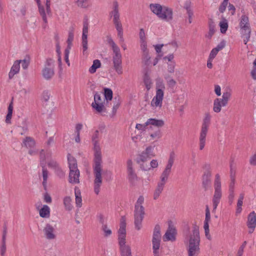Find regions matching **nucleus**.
<instances>
[{
	"instance_id": "obj_1",
	"label": "nucleus",
	"mask_w": 256,
	"mask_h": 256,
	"mask_svg": "<svg viewBox=\"0 0 256 256\" xmlns=\"http://www.w3.org/2000/svg\"><path fill=\"white\" fill-rule=\"evenodd\" d=\"M92 140L94 146V164L93 165L94 181V190L96 194H98L102 183V168L101 148L100 144L99 131L96 130L92 136Z\"/></svg>"
},
{
	"instance_id": "obj_2",
	"label": "nucleus",
	"mask_w": 256,
	"mask_h": 256,
	"mask_svg": "<svg viewBox=\"0 0 256 256\" xmlns=\"http://www.w3.org/2000/svg\"><path fill=\"white\" fill-rule=\"evenodd\" d=\"M200 238L199 228L197 226L192 228L191 232L184 238L188 256H198L200 253Z\"/></svg>"
},
{
	"instance_id": "obj_3",
	"label": "nucleus",
	"mask_w": 256,
	"mask_h": 256,
	"mask_svg": "<svg viewBox=\"0 0 256 256\" xmlns=\"http://www.w3.org/2000/svg\"><path fill=\"white\" fill-rule=\"evenodd\" d=\"M155 82L156 94L150 102V106L156 110L161 108L162 106L166 86L162 78H156Z\"/></svg>"
},
{
	"instance_id": "obj_4",
	"label": "nucleus",
	"mask_w": 256,
	"mask_h": 256,
	"mask_svg": "<svg viewBox=\"0 0 256 256\" xmlns=\"http://www.w3.org/2000/svg\"><path fill=\"white\" fill-rule=\"evenodd\" d=\"M126 219L124 217H122L120 220V228L118 232V238L121 256H132L130 246L126 244Z\"/></svg>"
},
{
	"instance_id": "obj_5",
	"label": "nucleus",
	"mask_w": 256,
	"mask_h": 256,
	"mask_svg": "<svg viewBox=\"0 0 256 256\" xmlns=\"http://www.w3.org/2000/svg\"><path fill=\"white\" fill-rule=\"evenodd\" d=\"M108 43L112 50V60L114 68L118 74L121 75L123 74V68L122 66V55L120 53V48L110 38L108 40Z\"/></svg>"
},
{
	"instance_id": "obj_6",
	"label": "nucleus",
	"mask_w": 256,
	"mask_h": 256,
	"mask_svg": "<svg viewBox=\"0 0 256 256\" xmlns=\"http://www.w3.org/2000/svg\"><path fill=\"white\" fill-rule=\"evenodd\" d=\"M144 200L143 196H140L134 206V226L137 230H140L142 227V220L145 214L144 208L142 206Z\"/></svg>"
},
{
	"instance_id": "obj_7",
	"label": "nucleus",
	"mask_w": 256,
	"mask_h": 256,
	"mask_svg": "<svg viewBox=\"0 0 256 256\" xmlns=\"http://www.w3.org/2000/svg\"><path fill=\"white\" fill-rule=\"evenodd\" d=\"M150 10L162 20L168 22L172 19L173 12L172 8L166 6H162L158 4L150 5Z\"/></svg>"
},
{
	"instance_id": "obj_8",
	"label": "nucleus",
	"mask_w": 256,
	"mask_h": 256,
	"mask_svg": "<svg viewBox=\"0 0 256 256\" xmlns=\"http://www.w3.org/2000/svg\"><path fill=\"white\" fill-rule=\"evenodd\" d=\"M112 10L110 13L112 17L113 18V22L118 32V36L121 41H124L123 30L122 24L120 20V14L118 12V4L116 1H114L112 3Z\"/></svg>"
},
{
	"instance_id": "obj_9",
	"label": "nucleus",
	"mask_w": 256,
	"mask_h": 256,
	"mask_svg": "<svg viewBox=\"0 0 256 256\" xmlns=\"http://www.w3.org/2000/svg\"><path fill=\"white\" fill-rule=\"evenodd\" d=\"M108 103L100 96V94L96 92L94 96V101L92 103V109L98 114H102L106 112V107Z\"/></svg>"
},
{
	"instance_id": "obj_10",
	"label": "nucleus",
	"mask_w": 256,
	"mask_h": 256,
	"mask_svg": "<svg viewBox=\"0 0 256 256\" xmlns=\"http://www.w3.org/2000/svg\"><path fill=\"white\" fill-rule=\"evenodd\" d=\"M214 192L212 200L214 211L216 209L222 196L220 177L219 174L216 175L214 182Z\"/></svg>"
},
{
	"instance_id": "obj_11",
	"label": "nucleus",
	"mask_w": 256,
	"mask_h": 256,
	"mask_svg": "<svg viewBox=\"0 0 256 256\" xmlns=\"http://www.w3.org/2000/svg\"><path fill=\"white\" fill-rule=\"evenodd\" d=\"M54 60L49 58L46 59L42 71V77L46 80L51 79L54 74Z\"/></svg>"
},
{
	"instance_id": "obj_12",
	"label": "nucleus",
	"mask_w": 256,
	"mask_h": 256,
	"mask_svg": "<svg viewBox=\"0 0 256 256\" xmlns=\"http://www.w3.org/2000/svg\"><path fill=\"white\" fill-rule=\"evenodd\" d=\"M126 166L128 178L129 182L132 184H136L138 181V176L136 172L134 164L132 160H127Z\"/></svg>"
},
{
	"instance_id": "obj_13",
	"label": "nucleus",
	"mask_w": 256,
	"mask_h": 256,
	"mask_svg": "<svg viewBox=\"0 0 256 256\" xmlns=\"http://www.w3.org/2000/svg\"><path fill=\"white\" fill-rule=\"evenodd\" d=\"M36 2L38 5L39 14L42 16L44 22L45 24H46L48 22V16H50L51 14L50 0H46V3L44 5L41 4L40 0L38 2Z\"/></svg>"
},
{
	"instance_id": "obj_14",
	"label": "nucleus",
	"mask_w": 256,
	"mask_h": 256,
	"mask_svg": "<svg viewBox=\"0 0 256 256\" xmlns=\"http://www.w3.org/2000/svg\"><path fill=\"white\" fill-rule=\"evenodd\" d=\"M160 228L159 226H156L154 229L152 240L154 256H158V250L160 248Z\"/></svg>"
},
{
	"instance_id": "obj_15",
	"label": "nucleus",
	"mask_w": 256,
	"mask_h": 256,
	"mask_svg": "<svg viewBox=\"0 0 256 256\" xmlns=\"http://www.w3.org/2000/svg\"><path fill=\"white\" fill-rule=\"evenodd\" d=\"M43 234L48 240H54L56 238L57 232L56 228L50 224H47L44 228Z\"/></svg>"
},
{
	"instance_id": "obj_16",
	"label": "nucleus",
	"mask_w": 256,
	"mask_h": 256,
	"mask_svg": "<svg viewBox=\"0 0 256 256\" xmlns=\"http://www.w3.org/2000/svg\"><path fill=\"white\" fill-rule=\"evenodd\" d=\"M176 158V154L174 151H172L169 154L168 158L164 168L162 172L164 174L169 176L172 172V167Z\"/></svg>"
},
{
	"instance_id": "obj_17",
	"label": "nucleus",
	"mask_w": 256,
	"mask_h": 256,
	"mask_svg": "<svg viewBox=\"0 0 256 256\" xmlns=\"http://www.w3.org/2000/svg\"><path fill=\"white\" fill-rule=\"evenodd\" d=\"M149 158H149L146 154L142 152L138 155L136 160V163L140 165L142 170H150V168L146 162Z\"/></svg>"
},
{
	"instance_id": "obj_18",
	"label": "nucleus",
	"mask_w": 256,
	"mask_h": 256,
	"mask_svg": "<svg viewBox=\"0 0 256 256\" xmlns=\"http://www.w3.org/2000/svg\"><path fill=\"white\" fill-rule=\"evenodd\" d=\"M246 225L248 228V232L252 233L256 228V213L255 212L252 211L248 214Z\"/></svg>"
},
{
	"instance_id": "obj_19",
	"label": "nucleus",
	"mask_w": 256,
	"mask_h": 256,
	"mask_svg": "<svg viewBox=\"0 0 256 256\" xmlns=\"http://www.w3.org/2000/svg\"><path fill=\"white\" fill-rule=\"evenodd\" d=\"M176 228L170 224H169L168 228L163 236V240L164 242L176 240Z\"/></svg>"
},
{
	"instance_id": "obj_20",
	"label": "nucleus",
	"mask_w": 256,
	"mask_h": 256,
	"mask_svg": "<svg viewBox=\"0 0 256 256\" xmlns=\"http://www.w3.org/2000/svg\"><path fill=\"white\" fill-rule=\"evenodd\" d=\"M209 128H200V130L198 137V144L200 150H202L206 144V136L208 134Z\"/></svg>"
},
{
	"instance_id": "obj_21",
	"label": "nucleus",
	"mask_w": 256,
	"mask_h": 256,
	"mask_svg": "<svg viewBox=\"0 0 256 256\" xmlns=\"http://www.w3.org/2000/svg\"><path fill=\"white\" fill-rule=\"evenodd\" d=\"M68 181L72 184L79 183L80 172L78 169L70 170Z\"/></svg>"
},
{
	"instance_id": "obj_22",
	"label": "nucleus",
	"mask_w": 256,
	"mask_h": 256,
	"mask_svg": "<svg viewBox=\"0 0 256 256\" xmlns=\"http://www.w3.org/2000/svg\"><path fill=\"white\" fill-rule=\"evenodd\" d=\"M162 136V132L160 130H157L152 132H150L146 136V139L148 142H157Z\"/></svg>"
},
{
	"instance_id": "obj_23",
	"label": "nucleus",
	"mask_w": 256,
	"mask_h": 256,
	"mask_svg": "<svg viewBox=\"0 0 256 256\" xmlns=\"http://www.w3.org/2000/svg\"><path fill=\"white\" fill-rule=\"evenodd\" d=\"M20 61H19L18 60H16L14 62V64L8 73V78L10 79L12 78L15 74L19 72L20 70Z\"/></svg>"
},
{
	"instance_id": "obj_24",
	"label": "nucleus",
	"mask_w": 256,
	"mask_h": 256,
	"mask_svg": "<svg viewBox=\"0 0 256 256\" xmlns=\"http://www.w3.org/2000/svg\"><path fill=\"white\" fill-rule=\"evenodd\" d=\"M144 84L147 91H149L153 86V82L150 76L146 73L143 78Z\"/></svg>"
},
{
	"instance_id": "obj_25",
	"label": "nucleus",
	"mask_w": 256,
	"mask_h": 256,
	"mask_svg": "<svg viewBox=\"0 0 256 256\" xmlns=\"http://www.w3.org/2000/svg\"><path fill=\"white\" fill-rule=\"evenodd\" d=\"M74 195L76 205L77 207L80 208L82 206V198L80 190L77 186L74 188Z\"/></svg>"
},
{
	"instance_id": "obj_26",
	"label": "nucleus",
	"mask_w": 256,
	"mask_h": 256,
	"mask_svg": "<svg viewBox=\"0 0 256 256\" xmlns=\"http://www.w3.org/2000/svg\"><path fill=\"white\" fill-rule=\"evenodd\" d=\"M240 32L242 36L244 38V42L245 44H246L250 40L251 34L250 28H245L240 29Z\"/></svg>"
},
{
	"instance_id": "obj_27",
	"label": "nucleus",
	"mask_w": 256,
	"mask_h": 256,
	"mask_svg": "<svg viewBox=\"0 0 256 256\" xmlns=\"http://www.w3.org/2000/svg\"><path fill=\"white\" fill-rule=\"evenodd\" d=\"M39 214L42 218H48L50 216V207L47 205H44L40 208H39Z\"/></svg>"
},
{
	"instance_id": "obj_28",
	"label": "nucleus",
	"mask_w": 256,
	"mask_h": 256,
	"mask_svg": "<svg viewBox=\"0 0 256 256\" xmlns=\"http://www.w3.org/2000/svg\"><path fill=\"white\" fill-rule=\"evenodd\" d=\"M240 29L245 28H250L249 18L246 15H242L241 16L239 24Z\"/></svg>"
},
{
	"instance_id": "obj_29",
	"label": "nucleus",
	"mask_w": 256,
	"mask_h": 256,
	"mask_svg": "<svg viewBox=\"0 0 256 256\" xmlns=\"http://www.w3.org/2000/svg\"><path fill=\"white\" fill-rule=\"evenodd\" d=\"M146 124L152 125L158 128L162 127L164 125V122L162 120H158L156 118H148L146 120Z\"/></svg>"
},
{
	"instance_id": "obj_30",
	"label": "nucleus",
	"mask_w": 256,
	"mask_h": 256,
	"mask_svg": "<svg viewBox=\"0 0 256 256\" xmlns=\"http://www.w3.org/2000/svg\"><path fill=\"white\" fill-rule=\"evenodd\" d=\"M212 116L209 112H206L204 114V116L202 120V122L201 127L209 128Z\"/></svg>"
},
{
	"instance_id": "obj_31",
	"label": "nucleus",
	"mask_w": 256,
	"mask_h": 256,
	"mask_svg": "<svg viewBox=\"0 0 256 256\" xmlns=\"http://www.w3.org/2000/svg\"><path fill=\"white\" fill-rule=\"evenodd\" d=\"M64 204L66 210L70 211L73 208L72 200L70 196H66L64 198Z\"/></svg>"
},
{
	"instance_id": "obj_32",
	"label": "nucleus",
	"mask_w": 256,
	"mask_h": 256,
	"mask_svg": "<svg viewBox=\"0 0 256 256\" xmlns=\"http://www.w3.org/2000/svg\"><path fill=\"white\" fill-rule=\"evenodd\" d=\"M222 106H223V104H222V102L220 101V98H216L214 101V112L216 113L220 112L222 110Z\"/></svg>"
},
{
	"instance_id": "obj_33",
	"label": "nucleus",
	"mask_w": 256,
	"mask_h": 256,
	"mask_svg": "<svg viewBox=\"0 0 256 256\" xmlns=\"http://www.w3.org/2000/svg\"><path fill=\"white\" fill-rule=\"evenodd\" d=\"M13 108H14L13 103H12V102H11L10 104L8 106V113L6 116V120H5L6 122L8 124H11V119H12V115Z\"/></svg>"
},
{
	"instance_id": "obj_34",
	"label": "nucleus",
	"mask_w": 256,
	"mask_h": 256,
	"mask_svg": "<svg viewBox=\"0 0 256 256\" xmlns=\"http://www.w3.org/2000/svg\"><path fill=\"white\" fill-rule=\"evenodd\" d=\"M164 185L158 183V184L154 192L153 197L154 200H157L160 197L164 190Z\"/></svg>"
},
{
	"instance_id": "obj_35",
	"label": "nucleus",
	"mask_w": 256,
	"mask_h": 256,
	"mask_svg": "<svg viewBox=\"0 0 256 256\" xmlns=\"http://www.w3.org/2000/svg\"><path fill=\"white\" fill-rule=\"evenodd\" d=\"M68 160L69 164L70 170L78 169L77 162L76 159L70 154L68 155Z\"/></svg>"
},
{
	"instance_id": "obj_36",
	"label": "nucleus",
	"mask_w": 256,
	"mask_h": 256,
	"mask_svg": "<svg viewBox=\"0 0 256 256\" xmlns=\"http://www.w3.org/2000/svg\"><path fill=\"white\" fill-rule=\"evenodd\" d=\"M208 29L209 30L207 34V37L210 38L216 32V24L212 20H210L208 22Z\"/></svg>"
},
{
	"instance_id": "obj_37",
	"label": "nucleus",
	"mask_w": 256,
	"mask_h": 256,
	"mask_svg": "<svg viewBox=\"0 0 256 256\" xmlns=\"http://www.w3.org/2000/svg\"><path fill=\"white\" fill-rule=\"evenodd\" d=\"M52 156L51 152L46 150H42L40 152V158L41 160V164H42V161H44L46 160H48Z\"/></svg>"
},
{
	"instance_id": "obj_38",
	"label": "nucleus",
	"mask_w": 256,
	"mask_h": 256,
	"mask_svg": "<svg viewBox=\"0 0 256 256\" xmlns=\"http://www.w3.org/2000/svg\"><path fill=\"white\" fill-rule=\"evenodd\" d=\"M101 66V63L100 60H95L93 62L92 66L90 68L88 72L90 74H94L98 68Z\"/></svg>"
},
{
	"instance_id": "obj_39",
	"label": "nucleus",
	"mask_w": 256,
	"mask_h": 256,
	"mask_svg": "<svg viewBox=\"0 0 256 256\" xmlns=\"http://www.w3.org/2000/svg\"><path fill=\"white\" fill-rule=\"evenodd\" d=\"M142 62L146 66H148L151 64V56L150 52L142 54Z\"/></svg>"
},
{
	"instance_id": "obj_40",
	"label": "nucleus",
	"mask_w": 256,
	"mask_h": 256,
	"mask_svg": "<svg viewBox=\"0 0 256 256\" xmlns=\"http://www.w3.org/2000/svg\"><path fill=\"white\" fill-rule=\"evenodd\" d=\"M230 96L231 93L230 92H226L223 93L222 98H220L223 104V106H226L228 104Z\"/></svg>"
},
{
	"instance_id": "obj_41",
	"label": "nucleus",
	"mask_w": 256,
	"mask_h": 256,
	"mask_svg": "<svg viewBox=\"0 0 256 256\" xmlns=\"http://www.w3.org/2000/svg\"><path fill=\"white\" fill-rule=\"evenodd\" d=\"M23 144L27 148H32L34 146L35 142L32 138L26 137L23 141Z\"/></svg>"
},
{
	"instance_id": "obj_42",
	"label": "nucleus",
	"mask_w": 256,
	"mask_h": 256,
	"mask_svg": "<svg viewBox=\"0 0 256 256\" xmlns=\"http://www.w3.org/2000/svg\"><path fill=\"white\" fill-rule=\"evenodd\" d=\"M220 30L222 34H226L228 28V22L226 19H222L219 23Z\"/></svg>"
},
{
	"instance_id": "obj_43",
	"label": "nucleus",
	"mask_w": 256,
	"mask_h": 256,
	"mask_svg": "<svg viewBox=\"0 0 256 256\" xmlns=\"http://www.w3.org/2000/svg\"><path fill=\"white\" fill-rule=\"evenodd\" d=\"M104 99L108 104V102L111 100L112 98L113 93L111 89L106 88H104Z\"/></svg>"
},
{
	"instance_id": "obj_44",
	"label": "nucleus",
	"mask_w": 256,
	"mask_h": 256,
	"mask_svg": "<svg viewBox=\"0 0 256 256\" xmlns=\"http://www.w3.org/2000/svg\"><path fill=\"white\" fill-rule=\"evenodd\" d=\"M148 124H146V122L144 124H137L136 126V128L139 131L140 134L144 133L146 129L148 128Z\"/></svg>"
},
{
	"instance_id": "obj_45",
	"label": "nucleus",
	"mask_w": 256,
	"mask_h": 256,
	"mask_svg": "<svg viewBox=\"0 0 256 256\" xmlns=\"http://www.w3.org/2000/svg\"><path fill=\"white\" fill-rule=\"evenodd\" d=\"M142 152L150 158L155 156V154L154 152V147L152 146H148L145 150Z\"/></svg>"
},
{
	"instance_id": "obj_46",
	"label": "nucleus",
	"mask_w": 256,
	"mask_h": 256,
	"mask_svg": "<svg viewBox=\"0 0 256 256\" xmlns=\"http://www.w3.org/2000/svg\"><path fill=\"white\" fill-rule=\"evenodd\" d=\"M186 14L188 16V22L189 24H191L192 22L193 16H194V12L192 9L190 8V6H186Z\"/></svg>"
},
{
	"instance_id": "obj_47",
	"label": "nucleus",
	"mask_w": 256,
	"mask_h": 256,
	"mask_svg": "<svg viewBox=\"0 0 256 256\" xmlns=\"http://www.w3.org/2000/svg\"><path fill=\"white\" fill-rule=\"evenodd\" d=\"M42 178H43V182L42 184L44 188L46 186L47 184V179L48 178V172L46 170L43 168L42 169Z\"/></svg>"
},
{
	"instance_id": "obj_48",
	"label": "nucleus",
	"mask_w": 256,
	"mask_h": 256,
	"mask_svg": "<svg viewBox=\"0 0 256 256\" xmlns=\"http://www.w3.org/2000/svg\"><path fill=\"white\" fill-rule=\"evenodd\" d=\"M168 177L169 176L164 174L163 172H162L160 176V181L158 182V184L165 186L168 180Z\"/></svg>"
},
{
	"instance_id": "obj_49",
	"label": "nucleus",
	"mask_w": 256,
	"mask_h": 256,
	"mask_svg": "<svg viewBox=\"0 0 256 256\" xmlns=\"http://www.w3.org/2000/svg\"><path fill=\"white\" fill-rule=\"evenodd\" d=\"M168 71V72L172 74L174 72L176 66L175 62H167Z\"/></svg>"
},
{
	"instance_id": "obj_50",
	"label": "nucleus",
	"mask_w": 256,
	"mask_h": 256,
	"mask_svg": "<svg viewBox=\"0 0 256 256\" xmlns=\"http://www.w3.org/2000/svg\"><path fill=\"white\" fill-rule=\"evenodd\" d=\"M140 42V49L142 50V53H147L149 52L148 48L146 41Z\"/></svg>"
},
{
	"instance_id": "obj_51",
	"label": "nucleus",
	"mask_w": 256,
	"mask_h": 256,
	"mask_svg": "<svg viewBox=\"0 0 256 256\" xmlns=\"http://www.w3.org/2000/svg\"><path fill=\"white\" fill-rule=\"evenodd\" d=\"M246 242L244 241L239 248L236 256H242L244 253V249L246 245Z\"/></svg>"
},
{
	"instance_id": "obj_52",
	"label": "nucleus",
	"mask_w": 256,
	"mask_h": 256,
	"mask_svg": "<svg viewBox=\"0 0 256 256\" xmlns=\"http://www.w3.org/2000/svg\"><path fill=\"white\" fill-rule=\"evenodd\" d=\"M88 24L86 22H84L82 28V37H88Z\"/></svg>"
},
{
	"instance_id": "obj_53",
	"label": "nucleus",
	"mask_w": 256,
	"mask_h": 256,
	"mask_svg": "<svg viewBox=\"0 0 256 256\" xmlns=\"http://www.w3.org/2000/svg\"><path fill=\"white\" fill-rule=\"evenodd\" d=\"M74 38V32H70L68 34V38L67 40L68 46H72Z\"/></svg>"
},
{
	"instance_id": "obj_54",
	"label": "nucleus",
	"mask_w": 256,
	"mask_h": 256,
	"mask_svg": "<svg viewBox=\"0 0 256 256\" xmlns=\"http://www.w3.org/2000/svg\"><path fill=\"white\" fill-rule=\"evenodd\" d=\"M82 46L84 52L88 50V37H82Z\"/></svg>"
},
{
	"instance_id": "obj_55",
	"label": "nucleus",
	"mask_w": 256,
	"mask_h": 256,
	"mask_svg": "<svg viewBox=\"0 0 256 256\" xmlns=\"http://www.w3.org/2000/svg\"><path fill=\"white\" fill-rule=\"evenodd\" d=\"M102 230L105 236H108L112 233V230L106 225L102 226Z\"/></svg>"
},
{
	"instance_id": "obj_56",
	"label": "nucleus",
	"mask_w": 256,
	"mask_h": 256,
	"mask_svg": "<svg viewBox=\"0 0 256 256\" xmlns=\"http://www.w3.org/2000/svg\"><path fill=\"white\" fill-rule=\"evenodd\" d=\"M6 250V244L1 243L0 245V254L1 256H4Z\"/></svg>"
},
{
	"instance_id": "obj_57",
	"label": "nucleus",
	"mask_w": 256,
	"mask_h": 256,
	"mask_svg": "<svg viewBox=\"0 0 256 256\" xmlns=\"http://www.w3.org/2000/svg\"><path fill=\"white\" fill-rule=\"evenodd\" d=\"M210 220V211L208 206H206V218L204 222H209Z\"/></svg>"
},
{
	"instance_id": "obj_58",
	"label": "nucleus",
	"mask_w": 256,
	"mask_h": 256,
	"mask_svg": "<svg viewBox=\"0 0 256 256\" xmlns=\"http://www.w3.org/2000/svg\"><path fill=\"white\" fill-rule=\"evenodd\" d=\"M20 61V64H22V68L24 69H26L30 64V61L28 59H24L23 60H18Z\"/></svg>"
},
{
	"instance_id": "obj_59",
	"label": "nucleus",
	"mask_w": 256,
	"mask_h": 256,
	"mask_svg": "<svg viewBox=\"0 0 256 256\" xmlns=\"http://www.w3.org/2000/svg\"><path fill=\"white\" fill-rule=\"evenodd\" d=\"M158 166V160L153 159L150 162V169L157 168Z\"/></svg>"
},
{
	"instance_id": "obj_60",
	"label": "nucleus",
	"mask_w": 256,
	"mask_h": 256,
	"mask_svg": "<svg viewBox=\"0 0 256 256\" xmlns=\"http://www.w3.org/2000/svg\"><path fill=\"white\" fill-rule=\"evenodd\" d=\"M226 46V42L222 40L220 43H219L217 46L214 48V49H216L217 51L218 52L219 51L222 50Z\"/></svg>"
},
{
	"instance_id": "obj_61",
	"label": "nucleus",
	"mask_w": 256,
	"mask_h": 256,
	"mask_svg": "<svg viewBox=\"0 0 256 256\" xmlns=\"http://www.w3.org/2000/svg\"><path fill=\"white\" fill-rule=\"evenodd\" d=\"M244 194H240L239 196V198L237 202V206H241L242 207L243 204V200L244 199Z\"/></svg>"
},
{
	"instance_id": "obj_62",
	"label": "nucleus",
	"mask_w": 256,
	"mask_h": 256,
	"mask_svg": "<svg viewBox=\"0 0 256 256\" xmlns=\"http://www.w3.org/2000/svg\"><path fill=\"white\" fill-rule=\"evenodd\" d=\"M228 4V2L223 1L219 8V10L220 12H224L225 11Z\"/></svg>"
},
{
	"instance_id": "obj_63",
	"label": "nucleus",
	"mask_w": 256,
	"mask_h": 256,
	"mask_svg": "<svg viewBox=\"0 0 256 256\" xmlns=\"http://www.w3.org/2000/svg\"><path fill=\"white\" fill-rule=\"evenodd\" d=\"M83 128V125L82 124H77L75 126V134H80V130Z\"/></svg>"
},
{
	"instance_id": "obj_64",
	"label": "nucleus",
	"mask_w": 256,
	"mask_h": 256,
	"mask_svg": "<svg viewBox=\"0 0 256 256\" xmlns=\"http://www.w3.org/2000/svg\"><path fill=\"white\" fill-rule=\"evenodd\" d=\"M218 52L217 51L216 49H214V48H212V50L210 51L208 58L214 60L216 56L218 54Z\"/></svg>"
}]
</instances>
